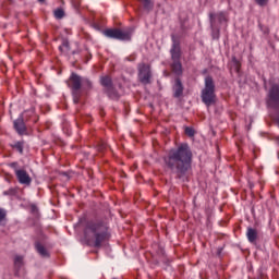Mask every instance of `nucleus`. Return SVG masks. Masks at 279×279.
<instances>
[{
  "label": "nucleus",
  "mask_w": 279,
  "mask_h": 279,
  "mask_svg": "<svg viewBox=\"0 0 279 279\" xmlns=\"http://www.w3.org/2000/svg\"><path fill=\"white\" fill-rule=\"evenodd\" d=\"M163 162L167 169L174 173L177 180L186 182L189 180L186 173L193 165V151L189 144L183 143L177 148L170 149L168 156L163 157Z\"/></svg>",
  "instance_id": "1"
},
{
  "label": "nucleus",
  "mask_w": 279,
  "mask_h": 279,
  "mask_svg": "<svg viewBox=\"0 0 279 279\" xmlns=\"http://www.w3.org/2000/svg\"><path fill=\"white\" fill-rule=\"evenodd\" d=\"M84 239L89 247H101L110 239L108 223L101 220L87 221L84 229Z\"/></svg>",
  "instance_id": "2"
},
{
  "label": "nucleus",
  "mask_w": 279,
  "mask_h": 279,
  "mask_svg": "<svg viewBox=\"0 0 279 279\" xmlns=\"http://www.w3.org/2000/svg\"><path fill=\"white\" fill-rule=\"evenodd\" d=\"M201 99L207 108L217 102V94H215V80L213 76L205 77V87L202 89Z\"/></svg>",
  "instance_id": "3"
},
{
  "label": "nucleus",
  "mask_w": 279,
  "mask_h": 279,
  "mask_svg": "<svg viewBox=\"0 0 279 279\" xmlns=\"http://www.w3.org/2000/svg\"><path fill=\"white\" fill-rule=\"evenodd\" d=\"M132 28L121 31L119 28H108L104 31V36L113 38V40H132Z\"/></svg>",
  "instance_id": "4"
},
{
  "label": "nucleus",
  "mask_w": 279,
  "mask_h": 279,
  "mask_svg": "<svg viewBox=\"0 0 279 279\" xmlns=\"http://www.w3.org/2000/svg\"><path fill=\"white\" fill-rule=\"evenodd\" d=\"M137 69L140 82L145 86L151 84V66L146 63H141Z\"/></svg>",
  "instance_id": "5"
},
{
  "label": "nucleus",
  "mask_w": 279,
  "mask_h": 279,
  "mask_svg": "<svg viewBox=\"0 0 279 279\" xmlns=\"http://www.w3.org/2000/svg\"><path fill=\"white\" fill-rule=\"evenodd\" d=\"M172 46L170 49L171 60H181L182 47L180 46V38L175 35H171Z\"/></svg>",
  "instance_id": "6"
},
{
  "label": "nucleus",
  "mask_w": 279,
  "mask_h": 279,
  "mask_svg": "<svg viewBox=\"0 0 279 279\" xmlns=\"http://www.w3.org/2000/svg\"><path fill=\"white\" fill-rule=\"evenodd\" d=\"M209 23L210 25H223V23H228V14L226 12L220 11L218 13H209Z\"/></svg>",
  "instance_id": "7"
},
{
  "label": "nucleus",
  "mask_w": 279,
  "mask_h": 279,
  "mask_svg": "<svg viewBox=\"0 0 279 279\" xmlns=\"http://www.w3.org/2000/svg\"><path fill=\"white\" fill-rule=\"evenodd\" d=\"M25 121L27 119L25 118V113H22L16 120L13 122V128L15 132L20 134V136H23L27 132V125L25 124Z\"/></svg>",
  "instance_id": "8"
},
{
  "label": "nucleus",
  "mask_w": 279,
  "mask_h": 279,
  "mask_svg": "<svg viewBox=\"0 0 279 279\" xmlns=\"http://www.w3.org/2000/svg\"><path fill=\"white\" fill-rule=\"evenodd\" d=\"M68 86L71 88L72 93H80L82 88V76L72 73Z\"/></svg>",
  "instance_id": "9"
},
{
  "label": "nucleus",
  "mask_w": 279,
  "mask_h": 279,
  "mask_svg": "<svg viewBox=\"0 0 279 279\" xmlns=\"http://www.w3.org/2000/svg\"><path fill=\"white\" fill-rule=\"evenodd\" d=\"M15 175L20 184H25L26 186H29L32 184V177H29V173H27L24 169H15Z\"/></svg>",
  "instance_id": "10"
},
{
  "label": "nucleus",
  "mask_w": 279,
  "mask_h": 279,
  "mask_svg": "<svg viewBox=\"0 0 279 279\" xmlns=\"http://www.w3.org/2000/svg\"><path fill=\"white\" fill-rule=\"evenodd\" d=\"M172 93L175 99H180V97L184 95V85L182 84V80H180V77H177L174 80V84L172 86Z\"/></svg>",
  "instance_id": "11"
},
{
  "label": "nucleus",
  "mask_w": 279,
  "mask_h": 279,
  "mask_svg": "<svg viewBox=\"0 0 279 279\" xmlns=\"http://www.w3.org/2000/svg\"><path fill=\"white\" fill-rule=\"evenodd\" d=\"M25 265V257L23 255H15L13 258V267L15 270V276H19L21 269H23Z\"/></svg>",
  "instance_id": "12"
},
{
  "label": "nucleus",
  "mask_w": 279,
  "mask_h": 279,
  "mask_svg": "<svg viewBox=\"0 0 279 279\" xmlns=\"http://www.w3.org/2000/svg\"><path fill=\"white\" fill-rule=\"evenodd\" d=\"M170 66L172 69V73H174V75H182V73H183L182 61H180V59L172 60V63Z\"/></svg>",
  "instance_id": "13"
},
{
  "label": "nucleus",
  "mask_w": 279,
  "mask_h": 279,
  "mask_svg": "<svg viewBox=\"0 0 279 279\" xmlns=\"http://www.w3.org/2000/svg\"><path fill=\"white\" fill-rule=\"evenodd\" d=\"M36 252L43 257V258H49V251L40 242L35 243Z\"/></svg>",
  "instance_id": "14"
},
{
  "label": "nucleus",
  "mask_w": 279,
  "mask_h": 279,
  "mask_svg": "<svg viewBox=\"0 0 279 279\" xmlns=\"http://www.w3.org/2000/svg\"><path fill=\"white\" fill-rule=\"evenodd\" d=\"M210 29L213 40H219L221 36V26L215 25V22H213V24H210Z\"/></svg>",
  "instance_id": "15"
},
{
  "label": "nucleus",
  "mask_w": 279,
  "mask_h": 279,
  "mask_svg": "<svg viewBox=\"0 0 279 279\" xmlns=\"http://www.w3.org/2000/svg\"><path fill=\"white\" fill-rule=\"evenodd\" d=\"M246 236L250 243H256V239H258V231L254 228H247Z\"/></svg>",
  "instance_id": "16"
},
{
  "label": "nucleus",
  "mask_w": 279,
  "mask_h": 279,
  "mask_svg": "<svg viewBox=\"0 0 279 279\" xmlns=\"http://www.w3.org/2000/svg\"><path fill=\"white\" fill-rule=\"evenodd\" d=\"M106 95L108 96L109 99H114L118 100L119 99V92H117V89L114 88V85L105 89Z\"/></svg>",
  "instance_id": "17"
},
{
  "label": "nucleus",
  "mask_w": 279,
  "mask_h": 279,
  "mask_svg": "<svg viewBox=\"0 0 279 279\" xmlns=\"http://www.w3.org/2000/svg\"><path fill=\"white\" fill-rule=\"evenodd\" d=\"M100 84H101V86H104L105 90L114 86L112 84V78L108 75L100 77Z\"/></svg>",
  "instance_id": "18"
},
{
  "label": "nucleus",
  "mask_w": 279,
  "mask_h": 279,
  "mask_svg": "<svg viewBox=\"0 0 279 279\" xmlns=\"http://www.w3.org/2000/svg\"><path fill=\"white\" fill-rule=\"evenodd\" d=\"M10 147H12V149H15V151H19V154L23 155V151L25 149V142L24 141L15 142L13 144H10Z\"/></svg>",
  "instance_id": "19"
},
{
  "label": "nucleus",
  "mask_w": 279,
  "mask_h": 279,
  "mask_svg": "<svg viewBox=\"0 0 279 279\" xmlns=\"http://www.w3.org/2000/svg\"><path fill=\"white\" fill-rule=\"evenodd\" d=\"M137 1L142 3L146 12H151V10H154V0H137Z\"/></svg>",
  "instance_id": "20"
},
{
  "label": "nucleus",
  "mask_w": 279,
  "mask_h": 279,
  "mask_svg": "<svg viewBox=\"0 0 279 279\" xmlns=\"http://www.w3.org/2000/svg\"><path fill=\"white\" fill-rule=\"evenodd\" d=\"M8 223V210L0 207V226Z\"/></svg>",
  "instance_id": "21"
},
{
  "label": "nucleus",
  "mask_w": 279,
  "mask_h": 279,
  "mask_svg": "<svg viewBox=\"0 0 279 279\" xmlns=\"http://www.w3.org/2000/svg\"><path fill=\"white\" fill-rule=\"evenodd\" d=\"M53 14H54V19H58V20L64 19V9L58 8L54 10Z\"/></svg>",
  "instance_id": "22"
},
{
  "label": "nucleus",
  "mask_w": 279,
  "mask_h": 279,
  "mask_svg": "<svg viewBox=\"0 0 279 279\" xmlns=\"http://www.w3.org/2000/svg\"><path fill=\"white\" fill-rule=\"evenodd\" d=\"M233 69L239 73L241 71V62L236 60V57H232Z\"/></svg>",
  "instance_id": "23"
},
{
  "label": "nucleus",
  "mask_w": 279,
  "mask_h": 279,
  "mask_svg": "<svg viewBox=\"0 0 279 279\" xmlns=\"http://www.w3.org/2000/svg\"><path fill=\"white\" fill-rule=\"evenodd\" d=\"M82 84L85 86V88H93V82L88 78H82Z\"/></svg>",
  "instance_id": "24"
},
{
  "label": "nucleus",
  "mask_w": 279,
  "mask_h": 279,
  "mask_svg": "<svg viewBox=\"0 0 279 279\" xmlns=\"http://www.w3.org/2000/svg\"><path fill=\"white\" fill-rule=\"evenodd\" d=\"M185 134L190 137H193V136H195V130H193V128L186 126Z\"/></svg>",
  "instance_id": "25"
},
{
  "label": "nucleus",
  "mask_w": 279,
  "mask_h": 279,
  "mask_svg": "<svg viewBox=\"0 0 279 279\" xmlns=\"http://www.w3.org/2000/svg\"><path fill=\"white\" fill-rule=\"evenodd\" d=\"M74 104H80V92H72Z\"/></svg>",
  "instance_id": "26"
},
{
  "label": "nucleus",
  "mask_w": 279,
  "mask_h": 279,
  "mask_svg": "<svg viewBox=\"0 0 279 279\" xmlns=\"http://www.w3.org/2000/svg\"><path fill=\"white\" fill-rule=\"evenodd\" d=\"M255 2L257 3V5H260V8H265V5L269 3V0H255Z\"/></svg>",
  "instance_id": "27"
},
{
  "label": "nucleus",
  "mask_w": 279,
  "mask_h": 279,
  "mask_svg": "<svg viewBox=\"0 0 279 279\" xmlns=\"http://www.w3.org/2000/svg\"><path fill=\"white\" fill-rule=\"evenodd\" d=\"M69 41H63L62 46L59 47L60 51H64V49L69 50Z\"/></svg>",
  "instance_id": "28"
},
{
  "label": "nucleus",
  "mask_w": 279,
  "mask_h": 279,
  "mask_svg": "<svg viewBox=\"0 0 279 279\" xmlns=\"http://www.w3.org/2000/svg\"><path fill=\"white\" fill-rule=\"evenodd\" d=\"M14 193H16V192L14 191V189H10V190H8V191L4 192V195H14Z\"/></svg>",
  "instance_id": "29"
},
{
  "label": "nucleus",
  "mask_w": 279,
  "mask_h": 279,
  "mask_svg": "<svg viewBox=\"0 0 279 279\" xmlns=\"http://www.w3.org/2000/svg\"><path fill=\"white\" fill-rule=\"evenodd\" d=\"M19 166V162H11L10 163V167L12 168V169H14V171L16 172V167Z\"/></svg>",
  "instance_id": "30"
},
{
  "label": "nucleus",
  "mask_w": 279,
  "mask_h": 279,
  "mask_svg": "<svg viewBox=\"0 0 279 279\" xmlns=\"http://www.w3.org/2000/svg\"><path fill=\"white\" fill-rule=\"evenodd\" d=\"M32 213H38V207H36V205L32 206Z\"/></svg>",
  "instance_id": "31"
},
{
  "label": "nucleus",
  "mask_w": 279,
  "mask_h": 279,
  "mask_svg": "<svg viewBox=\"0 0 279 279\" xmlns=\"http://www.w3.org/2000/svg\"><path fill=\"white\" fill-rule=\"evenodd\" d=\"M39 1V3H43V2H45V0H38Z\"/></svg>",
  "instance_id": "32"
}]
</instances>
